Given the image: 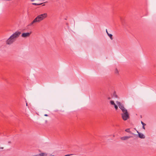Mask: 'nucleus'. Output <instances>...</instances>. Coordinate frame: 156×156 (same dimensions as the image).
<instances>
[{
	"label": "nucleus",
	"instance_id": "nucleus-1",
	"mask_svg": "<svg viewBox=\"0 0 156 156\" xmlns=\"http://www.w3.org/2000/svg\"><path fill=\"white\" fill-rule=\"evenodd\" d=\"M47 16V14L46 13H44L37 16L31 23L29 24L28 26H34L36 23H39L43 20Z\"/></svg>",
	"mask_w": 156,
	"mask_h": 156
},
{
	"label": "nucleus",
	"instance_id": "nucleus-2",
	"mask_svg": "<svg viewBox=\"0 0 156 156\" xmlns=\"http://www.w3.org/2000/svg\"><path fill=\"white\" fill-rule=\"evenodd\" d=\"M21 33L20 31H16L6 41V44L10 45L13 43L17 38L19 37Z\"/></svg>",
	"mask_w": 156,
	"mask_h": 156
},
{
	"label": "nucleus",
	"instance_id": "nucleus-3",
	"mask_svg": "<svg viewBox=\"0 0 156 156\" xmlns=\"http://www.w3.org/2000/svg\"><path fill=\"white\" fill-rule=\"evenodd\" d=\"M122 113L121 114L122 119L126 121L129 119V114L126 109L122 111Z\"/></svg>",
	"mask_w": 156,
	"mask_h": 156
},
{
	"label": "nucleus",
	"instance_id": "nucleus-4",
	"mask_svg": "<svg viewBox=\"0 0 156 156\" xmlns=\"http://www.w3.org/2000/svg\"><path fill=\"white\" fill-rule=\"evenodd\" d=\"M116 103L119 106V108L122 111H123L126 109L124 107L123 104L121 103V102L117 101Z\"/></svg>",
	"mask_w": 156,
	"mask_h": 156
},
{
	"label": "nucleus",
	"instance_id": "nucleus-5",
	"mask_svg": "<svg viewBox=\"0 0 156 156\" xmlns=\"http://www.w3.org/2000/svg\"><path fill=\"white\" fill-rule=\"evenodd\" d=\"M31 33V32H30V33L27 32L23 33L21 35V36L25 38L28 37L30 36Z\"/></svg>",
	"mask_w": 156,
	"mask_h": 156
},
{
	"label": "nucleus",
	"instance_id": "nucleus-6",
	"mask_svg": "<svg viewBox=\"0 0 156 156\" xmlns=\"http://www.w3.org/2000/svg\"><path fill=\"white\" fill-rule=\"evenodd\" d=\"M137 133H138L139 136L140 138L144 139L145 138V136L143 134L140 133L138 131H137Z\"/></svg>",
	"mask_w": 156,
	"mask_h": 156
},
{
	"label": "nucleus",
	"instance_id": "nucleus-7",
	"mask_svg": "<svg viewBox=\"0 0 156 156\" xmlns=\"http://www.w3.org/2000/svg\"><path fill=\"white\" fill-rule=\"evenodd\" d=\"M130 137V136H125L121 137V139L122 140H125L129 139Z\"/></svg>",
	"mask_w": 156,
	"mask_h": 156
},
{
	"label": "nucleus",
	"instance_id": "nucleus-8",
	"mask_svg": "<svg viewBox=\"0 0 156 156\" xmlns=\"http://www.w3.org/2000/svg\"><path fill=\"white\" fill-rule=\"evenodd\" d=\"M38 156H47V154L45 153H41L38 154Z\"/></svg>",
	"mask_w": 156,
	"mask_h": 156
},
{
	"label": "nucleus",
	"instance_id": "nucleus-9",
	"mask_svg": "<svg viewBox=\"0 0 156 156\" xmlns=\"http://www.w3.org/2000/svg\"><path fill=\"white\" fill-rule=\"evenodd\" d=\"M108 35L110 39L112 40L113 39L112 35L111 34H108Z\"/></svg>",
	"mask_w": 156,
	"mask_h": 156
},
{
	"label": "nucleus",
	"instance_id": "nucleus-10",
	"mask_svg": "<svg viewBox=\"0 0 156 156\" xmlns=\"http://www.w3.org/2000/svg\"><path fill=\"white\" fill-rule=\"evenodd\" d=\"M42 4H43V3H33L32 4L33 5H41Z\"/></svg>",
	"mask_w": 156,
	"mask_h": 156
},
{
	"label": "nucleus",
	"instance_id": "nucleus-11",
	"mask_svg": "<svg viewBox=\"0 0 156 156\" xmlns=\"http://www.w3.org/2000/svg\"><path fill=\"white\" fill-rule=\"evenodd\" d=\"M110 103L111 105H114L115 104L114 101H110Z\"/></svg>",
	"mask_w": 156,
	"mask_h": 156
},
{
	"label": "nucleus",
	"instance_id": "nucleus-12",
	"mask_svg": "<svg viewBox=\"0 0 156 156\" xmlns=\"http://www.w3.org/2000/svg\"><path fill=\"white\" fill-rule=\"evenodd\" d=\"M114 105V107H115V110H117L118 109V106L117 105H116L115 104Z\"/></svg>",
	"mask_w": 156,
	"mask_h": 156
},
{
	"label": "nucleus",
	"instance_id": "nucleus-13",
	"mask_svg": "<svg viewBox=\"0 0 156 156\" xmlns=\"http://www.w3.org/2000/svg\"><path fill=\"white\" fill-rule=\"evenodd\" d=\"M125 131L126 132H128V133H130V131L129 130V129H127L125 130Z\"/></svg>",
	"mask_w": 156,
	"mask_h": 156
},
{
	"label": "nucleus",
	"instance_id": "nucleus-14",
	"mask_svg": "<svg viewBox=\"0 0 156 156\" xmlns=\"http://www.w3.org/2000/svg\"><path fill=\"white\" fill-rule=\"evenodd\" d=\"M141 123L142 124V125H143V126H145L146 125V124H145L142 121H141Z\"/></svg>",
	"mask_w": 156,
	"mask_h": 156
},
{
	"label": "nucleus",
	"instance_id": "nucleus-15",
	"mask_svg": "<svg viewBox=\"0 0 156 156\" xmlns=\"http://www.w3.org/2000/svg\"><path fill=\"white\" fill-rule=\"evenodd\" d=\"M72 155H73V154H68L65 155V156H69Z\"/></svg>",
	"mask_w": 156,
	"mask_h": 156
},
{
	"label": "nucleus",
	"instance_id": "nucleus-16",
	"mask_svg": "<svg viewBox=\"0 0 156 156\" xmlns=\"http://www.w3.org/2000/svg\"><path fill=\"white\" fill-rule=\"evenodd\" d=\"M145 126H143V128L144 129H145V127H144Z\"/></svg>",
	"mask_w": 156,
	"mask_h": 156
},
{
	"label": "nucleus",
	"instance_id": "nucleus-17",
	"mask_svg": "<svg viewBox=\"0 0 156 156\" xmlns=\"http://www.w3.org/2000/svg\"><path fill=\"white\" fill-rule=\"evenodd\" d=\"M116 73H118V71L116 69Z\"/></svg>",
	"mask_w": 156,
	"mask_h": 156
},
{
	"label": "nucleus",
	"instance_id": "nucleus-18",
	"mask_svg": "<svg viewBox=\"0 0 156 156\" xmlns=\"http://www.w3.org/2000/svg\"><path fill=\"white\" fill-rule=\"evenodd\" d=\"M44 115L45 116H48V115H47V114H45V115Z\"/></svg>",
	"mask_w": 156,
	"mask_h": 156
},
{
	"label": "nucleus",
	"instance_id": "nucleus-19",
	"mask_svg": "<svg viewBox=\"0 0 156 156\" xmlns=\"http://www.w3.org/2000/svg\"><path fill=\"white\" fill-rule=\"evenodd\" d=\"M106 32L107 33V34H109V33H108V32L107 30V29L106 30Z\"/></svg>",
	"mask_w": 156,
	"mask_h": 156
},
{
	"label": "nucleus",
	"instance_id": "nucleus-20",
	"mask_svg": "<svg viewBox=\"0 0 156 156\" xmlns=\"http://www.w3.org/2000/svg\"><path fill=\"white\" fill-rule=\"evenodd\" d=\"M49 156H55L54 155H50Z\"/></svg>",
	"mask_w": 156,
	"mask_h": 156
},
{
	"label": "nucleus",
	"instance_id": "nucleus-21",
	"mask_svg": "<svg viewBox=\"0 0 156 156\" xmlns=\"http://www.w3.org/2000/svg\"><path fill=\"white\" fill-rule=\"evenodd\" d=\"M32 1H34V0H31Z\"/></svg>",
	"mask_w": 156,
	"mask_h": 156
},
{
	"label": "nucleus",
	"instance_id": "nucleus-22",
	"mask_svg": "<svg viewBox=\"0 0 156 156\" xmlns=\"http://www.w3.org/2000/svg\"><path fill=\"white\" fill-rule=\"evenodd\" d=\"M110 98H109L108 99H110Z\"/></svg>",
	"mask_w": 156,
	"mask_h": 156
}]
</instances>
